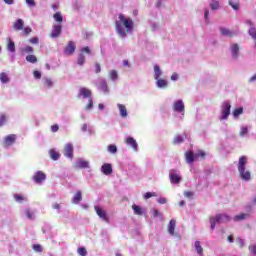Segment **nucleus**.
<instances>
[{
    "label": "nucleus",
    "mask_w": 256,
    "mask_h": 256,
    "mask_svg": "<svg viewBox=\"0 0 256 256\" xmlns=\"http://www.w3.org/2000/svg\"><path fill=\"white\" fill-rule=\"evenodd\" d=\"M118 19L115 22L116 31L120 37H127V33L133 31L135 23L131 18H127L123 14H119Z\"/></svg>",
    "instance_id": "nucleus-1"
},
{
    "label": "nucleus",
    "mask_w": 256,
    "mask_h": 256,
    "mask_svg": "<svg viewBox=\"0 0 256 256\" xmlns=\"http://www.w3.org/2000/svg\"><path fill=\"white\" fill-rule=\"evenodd\" d=\"M247 167V156H241L238 161V171L243 181H249L251 179V172L245 170Z\"/></svg>",
    "instance_id": "nucleus-2"
},
{
    "label": "nucleus",
    "mask_w": 256,
    "mask_h": 256,
    "mask_svg": "<svg viewBox=\"0 0 256 256\" xmlns=\"http://www.w3.org/2000/svg\"><path fill=\"white\" fill-rule=\"evenodd\" d=\"M231 221V217L229 215L226 214H217L215 217H210V227L211 229H215V225H217V223H227Z\"/></svg>",
    "instance_id": "nucleus-3"
},
{
    "label": "nucleus",
    "mask_w": 256,
    "mask_h": 256,
    "mask_svg": "<svg viewBox=\"0 0 256 256\" xmlns=\"http://www.w3.org/2000/svg\"><path fill=\"white\" fill-rule=\"evenodd\" d=\"M222 111V120L228 119L229 115H231V103L229 101L223 102L221 106Z\"/></svg>",
    "instance_id": "nucleus-4"
},
{
    "label": "nucleus",
    "mask_w": 256,
    "mask_h": 256,
    "mask_svg": "<svg viewBox=\"0 0 256 256\" xmlns=\"http://www.w3.org/2000/svg\"><path fill=\"white\" fill-rule=\"evenodd\" d=\"M94 209L96 211V214L102 219V221L109 223V215H107V211H105L100 206H95Z\"/></svg>",
    "instance_id": "nucleus-5"
},
{
    "label": "nucleus",
    "mask_w": 256,
    "mask_h": 256,
    "mask_svg": "<svg viewBox=\"0 0 256 256\" xmlns=\"http://www.w3.org/2000/svg\"><path fill=\"white\" fill-rule=\"evenodd\" d=\"M17 141V135L9 134L4 138L3 147H11Z\"/></svg>",
    "instance_id": "nucleus-6"
},
{
    "label": "nucleus",
    "mask_w": 256,
    "mask_h": 256,
    "mask_svg": "<svg viewBox=\"0 0 256 256\" xmlns=\"http://www.w3.org/2000/svg\"><path fill=\"white\" fill-rule=\"evenodd\" d=\"M78 97H83V99H93V92H91L89 88L82 87L80 88Z\"/></svg>",
    "instance_id": "nucleus-7"
},
{
    "label": "nucleus",
    "mask_w": 256,
    "mask_h": 256,
    "mask_svg": "<svg viewBox=\"0 0 256 256\" xmlns=\"http://www.w3.org/2000/svg\"><path fill=\"white\" fill-rule=\"evenodd\" d=\"M173 111L176 113H185V104L183 100H178L173 104Z\"/></svg>",
    "instance_id": "nucleus-8"
},
{
    "label": "nucleus",
    "mask_w": 256,
    "mask_h": 256,
    "mask_svg": "<svg viewBox=\"0 0 256 256\" xmlns=\"http://www.w3.org/2000/svg\"><path fill=\"white\" fill-rule=\"evenodd\" d=\"M61 31H63V26H61V24L54 25L50 37L52 39H57V37L61 35Z\"/></svg>",
    "instance_id": "nucleus-9"
},
{
    "label": "nucleus",
    "mask_w": 256,
    "mask_h": 256,
    "mask_svg": "<svg viewBox=\"0 0 256 256\" xmlns=\"http://www.w3.org/2000/svg\"><path fill=\"white\" fill-rule=\"evenodd\" d=\"M75 49H77V46H75V42L69 41L64 49V53L65 55H73V53H75Z\"/></svg>",
    "instance_id": "nucleus-10"
},
{
    "label": "nucleus",
    "mask_w": 256,
    "mask_h": 256,
    "mask_svg": "<svg viewBox=\"0 0 256 256\" xmlns=\"http://www.w3.org/2000/svg\"><path fill=\"white\" fill-rule=\"evenodd\" d=\"M47 179V175L43 171H38L33 176V181L36 183H43Z\"/></svg>",
    "instance_id": "nucleus-11"
},
{
    "label": "nucleus",
    "mask_w": 256,
    "mask_h": 256,
    "mask_svg": "<svg viewBox=\"0 0 256 256\" xmlns=\"http://www.w3.org/2000/svg\"><path fill=\"white\" fill-rule=\"evenodd\" d=\"M64 155L68 157V159H73V144L68 143L64 147Z\"/></svg>",
    "instance_id": "nucleus-12"
},
{
    "label": "nucleus",
    "mask_w": 256,
    "mask_h": 256,
    "mask_svg": "<svg viewBox=\"0 0 256 256\" xmlns=\"http://www.w3.org/2000/svg\"><path fill=\"white\" fill-rule=\"evenodd\" d=\"M23 27H25V21L23 19H17L12 26L14 31H23Z\"/></svg>",
    "instance_id": "nucleus-13"
},
{
    "label": "nucleus",
    "mask_w": 256,
    "mask_h": 256,
    "mask_svg": "<svg viewBox=\"0 0 256 256\" xmlns=\"http://www.w3.org/2000/svg\"><path fill=\"white\" fill-rule=\"evenodd\" d=\"M127 145H130L134 151H137L139 144H137V140L133 137H128L125 141Z\"/></svg>",
    "instance_id": "nucleus-14"
},
{
    "label": "nucleus",
    "mask_w": 256,
    "mask_h": 256,
    "mask_svg": "<svg viewBox=\"0 0 256 256\" xmlns=\"http://www.w3.org/2000/svg\"><path fill=\"white\" fill-rule=\"evenodd\" d=\"M101 171L104 175H111V173H113V166H111L109 163H106L102 165Z\"/></svg>",
    "instance_id": "nucleus-15"
},
{
    "label": "nucleus",
    "mask_w": 256,
    "mask_h": 256,
    "mask_svg": "<svg viewBox=\"0 0 256 256\" xmlns=\"http://www.w3.org/2000/svg\"><path fill=\"white\" fill-rule=\"evenodd\" d=\"M169 179H170L171 183H174V184L181 183V176H179V174H177V173L171 172L169 174Z\"/></svg>",
    "instance_id": "nucleus-16"
},
{
    "label": "nucleus",
    "mask_w": 256,
    "mask_h": 256,
    "mask_svg": "<svg viewBox=\"0 0 256 256\" xmlns=\"http://www.w3.org/2000/svg\"><path fill=\"white\" fill-rule=\"evenodd\" d=\"M177 225V221L175 219L170 220L168 225V233L170 235H175V227Z\"/></svg>",
    "instance_id": "nucleus-17"
},
{
    "label": "nucleus",
    "mask_w": 256,
    "mask_h": 256,
    "mask_svg": "<svg viewBox=\"0 0 256 256\" xmlns=\"http://www.w3.org/2000/svg\"><path fill=\"white\" fill-rule=\"evenodd\" d=\"M231 53L233 59H237V57H239V44H233L231 46Z\"/></svg>",
    "instance_id": "nucleus-18"
},
{
    "label": "nucleus",
    "mask_w": 256,
    "mask_h": 256,
    "mask_svg": "<svg viewBox=\"0 0 256 256\" xmlns=\"http://www.w3.org/2000/svg\"><path fill=\"white\" fill-rule=\"evenodd\" d=\"M82 200H83V196L81 194V191H77L76 194L74 195L73 199H72V203H74V205H77Z\"/></svg>",
    "instance_id": "nucleus-19"
},
{
    "label": "nucleus",
    "mask_w": 256,
    "mask_h": 256,
    "mask_svg": "<svg viewBox=\"0 0 256 256\" xmlns=\"http://www.w3.org/2000/svg\"><path fill=\"white\" fill-rule=\"evenodd\" d=\"M118 109L120 111V116L123 117V119H125L128 115L127 107H125V105L123 104H118Z\"/></svg>",
    "instance_id": "nucleus-20"
},
{
    "label": "nucleus",
    "mask_w": 256,
    "mask_h": 256,
    "mask_svg": "<svg viewBox=\"0 0 256 256\" xmlns=\"http://www.w3.org/2000/svg\"><path fill=\"white\" fill-rule=\"evenodd\" d=\"M220 33L224 37H235V34L233 32H231V30H229L227 28H220Z\"/></svg>",
    "instance_id": "nucleus-21"
},
{
    "label": "nucleus",
    "mask_w": 256,
    "mask_h": 256,
    "mask_svg": "<svg viewBox=\"0 0 256 256\" xmlns=\"http://www.w3.org/2000/svg\"><path fill=\"white\" fill-rule=\"evenodd\" d=\"M185 157H186V163H193V161H195V154H193V152L188 151L185 153Z\"/></svg>",
    "instance_id": "nucleus-22"
},
{
    "label": "nucleus",
    "mask_w": 256,
    "mask_h": 256,
    "mask_svg": "<svg viewBox=\"0 0 256 256\" xmlns=\"http://www.w3.org/2000/svg\"><path fill=\"white\" fill-rule=\"evenodd\" d=\"M49 155L53 161H57L59 157H61V154L57 152L55 149H51L49 151Z\"/></svg>",
    "instance_id": "nucleus-23"
},
{
    "label": "nucleus",
    "mask_w": 256,
    "mask_h": 256,
    "mask_svg": "<svg viewBox=\"0 0 256 256\" xmlns=\"http://www.w3.org/2000/svg\"><path fill=\"white\" fill-rule=\"evenodd\" d=\"M163 72H161V68L159 65H154V79H160Z\"/></svg>",
    "instance_id": "nucleus-24"
},
{
    "label": "nucleus",
    "mask_w": 256,
    "mask_h": 256,
    "mask_svg": "<svg viewBox=\"0 0 256 256\" xmlns=\"http://www.w3.org/2000/svg\"><path fill=\"white\" fill-rule=\"evenodd\" d=\"M156 85H157V87H159L160 89H163V88H165V87H167V85H168V82H167V80H165V79H160V78H158V79H156Z\"/></svg>",
    "instance_id": "nucleus-25"
},
{
    "label": "nucleus",
    "mask_w": 256,
    "mask_h": 256,
    "mask_svg": "<svg viewBox=\"0 0 256 256\" xmlns=\"http://www.w3.org/2000/svg\"><path fill=\"white\" fill-rule=\"evenodd\" d=\"M76 167L78 169H87V167H89V162L85 160H79L76 164Z\"/></svg>",
    "instance_id": "nucleus-26"
},
{
    "label": "nucleus",
    "mask_w": 256,
    "mask_h": 256,
    "mask_svg": "<svg viewBox=\"0 0 256 256\" xmlns=\"http://www.w3.org/2000/svg\"><path fill=\"white\" fill-rule=\"evenodd\" d=\"M7 49L10 53H15V42L11 38L8 39Z\"/></svg>",
    "instance_id": "nucleus-27"
},
{
    "label": "nucleus",
    "mask_w": 256,
    "mask_h": 256,
    "mask_svg": "<svg viewBox=\"0 0 256 256\" xmlns=\"http://www.w3.org/2000/svg\"><path fill=\"white\" fill-rule=\"evenodd\" d=\"M100 91H103V93H109V87L107 86V82L103 80L99 85Z\"/></svg>",
    "instance_id": "nucleus-28"
},
{
    "label": "nucleus",
    "mask_w": 256,
    "mask_h": 256,
    "mask_svg": "<svg viewBox=\"0 0 256 256\" xmlns=\"http://www.w3.org/2000/svg\"><path fill=\"white\" fill-rule=\"evenodd\" d=\"M247 218H249V213H242V214L236 215L234 217V221H243Z\"/></svg>",
    "instance_id": "nucleus-29"
},
{
    "label": "nucleus",
    "mask_w": 256,
    "mask_h": 256,
    "mask_svg": "<svg viewBox=\"0 0 256 256\" xmlns=\"http://www.w3.org/2000/svg\"><path fill=\"white\" fill-rule=\"evenodd\" d=\"M132 209L134 211V215H143V208L137 205H132Z\"/></svg>",
    "instance_id": "nucleus-30"
},
{
    "label": "nucleus",
    "mask_w": 256,
    "mask_h": 256,
    "mask_svg": "<svg viewBox=\"0 0 256 256\" xmlns=\"http://www.w3.org/2000/svg\"><path fill=\"white\" fill-rule=\"evenodd\" d=\"M195 249H196L198 255L203 256V247L201 246V242H199V241L195 242Z\"/></svg>",
    "instance_id": "nucleus-31"
},
{
    "label": "nucleus",
    "mask_w": 256,
    "mask_h": 256,
    "mask_svg": "<svg viewBox=\"0 0 256 256\" xmlns=\"http://www.w3.org/2000/svg\"><path fill=\"white\" fill-rule=\"evenodd\" d=\"M0 81L1 83H9V75H7L5 72L0 73Z\"/></svg>",
    "instance_id": "nucleus-32"
},
{
    "label": "nucleus",
    "mask_w": 256,
    "mask_h": 256,
    "mask_svg": "<svg viewBox=\"0 0 256 256\" xmlns=\"http://www.w3.org/2000/svg\"><path fill=\"white\" fill-rule=\"evenodd\" d=\"M26 61L28 63H37V56L31 54L26 56Z\"/></svg>",
    "instance_id": "nucleus-33"
},
{
    "label": "nucleus",
    "mask_w": 256,
    "mask_h": 256,
    "mask_svg": "<svg viewBox=\"0 0 256 256\" xmlns=\"http://www.w3.org/2000/svg\"><path fill=\"white\" fill-rule=\"evenodd\" d=\"M118 77H119V74L116 72V70L110 71V73H109V78H110L112 81H117Z\"/></svg>",
    "instance_id": "nucleus-34"
},
{
    "label": "nucleus",
    "mask_w": 256,
    "mask_h": 256,
    "mask_svg": "<svg viewBox=\"0 0 256 256\" xmlns=\"http://www.w3.org/2000/svg\"><path fill=\"white\" fill-rule=\"evenodd\" d=\"M53 17L57 23H63V15H61V12H56Z\"/></svg>",
    "instance_id": "nucleus-35"
},
{
    "label": "nucleus",
    "mask_w": 256,
    "mask_h": 256,
    "mask_svg": "<svg viewBox=\"0 0 256 256\" xmlns=\"http://www.w3.org/2000/svg\"><path fill=\"white\" fill-rule=\"evenodd\" d=\"M183 138L181 135H177L174 139H173V145H179L180 143H183Z\"/></svg>",
    "instance_id": "nucleus-36"
},
{
    "label": "nucleus",
    "mask_w": 256,
    "mask_h": 256,
    "mask_svg": "<svg viewBox=\"0 0 256 256\" xmlns=\"http://www.w3.org/2000/svg\"><path fill=\"white\" fill-rule=\"evenodd\" d=\"M210 7H211L212 11H217V9H219V1L213 0L210 3Z\"/></svg>",
    "instance_id": "nucleus-37"
},
{
    "label": "nucleus",
    "mask_w": 256,
    "mask_h": 256,
    "mask_svg": "<svg viewBox=\"0 0 256 256\" xmlns=\"http://www.w3.org/2000/svg\"><path fill=\"white\" fill-rule=\"evenodd\" d=\"M77 63L78 65H85V55L83 53L79 54Z\"/></svg>",
    "instance_id": "nucleus-38"
},
{
    "label": "nucleus",
    "mask_w": 256,
    "mask_h": 256,
    "mask_svg": "<svg viewBox=\"0 0 256 256\" xmlns=\"http://www.w3.org/2000/svg\"><path fill=\"white\" fill-rule=\"evenodd\" d=\"M109 153L115 154L117 153V146L115 144H110L107 147Z\"/></svg>",
    "instance_id": "nucleus-39"
},
{
    "label": "nucleus",
    "mask_w": 256,
    "mask_h": 256,
    "mask_svg": "<svg viewBox=\"0 0 256 256\" xmlns=\"http://www.w3.org/2000/svg\"><path fill=\"white\" fill-rule=\"evenodd\" d=\"M229 5L234 9V11H238L239 9V2H233V0H229Z\"/></svg>",
    "instance_id": "nucleus-40"
},
{
    "label": "nucleus",
    "mask_w": 256,
    "mask_h": 256,
    "mask_svg": "<svg viewBox=\"0 0 256 256\" xmlns=\"http://www.w3.org/2000/svg\"><path fill=\"white\" fill-rule=\"evenodd\" d=\"M250 37H252V39H254V41H256V28L255 27H251L248 31Z\"/></svg>",
    "instance_id": "nucleus-41"
},
{
    "label": "nucleus",
    "mask_w": 256,
    "mask_h": 256,
    "mask_svg": "<svg viewBox=\"0 0 256 256\" xmlns=\"http://www.w3.org/2000/svg\"><path fill=\"white\" fill-rule=\"evenodd\" d=\"M242 113H243V107H239V108H236L233 111V116L234 117H239V115H242Z\"/></svg>",
    "instance_id": "nucleus-42"
},
{
    "label": "nucleus",
    "mask_w": 256,
    "mask_h": 256,
    "mask_svg": "<svg viewBox=\"0 0 256 256\" xmlns=\"http://www.w3.org/2000/svg\"><path fill=\"white\" fill-rule=\"evenodd\" d=\"M77 253L81 256H87V249H85V247H79Z\"/></svg>",
    "instance_id": "nucleus-43"
},
{
    "label": "nucleus",
    "mask_w": 256,
    "mask_h": 256,
    "mask_svg": "<svg viewBox=\"0 0 256 256\" xmlns=\"http://www.w3.org/2000/svg\"><path fill=\"white\" fill-rule=\"evenodd\" d=\"M151 197H157V192H146L144 194V199H151Z\"/></svg>",
    "instance_id": "nucleus-44"
},
{
    "label": "nucleus",
    "mask_w": 256,
    "mask_h": 256,
    "mask_svg": "<svg viewBox=\"0 0 256 256\" xmlns=\"http://www.w3.org/2000/svg\"><path fill=\"white\" fill-rule=\"evenodd\" d=\"M33 249L36 251V253H43V247L41 244H34Z\"/></svg>",
    "instance_id": "nucleus-45"
},
{
    "label": "nucleus",
    "mask_w": 256,
    "mask_h": 256,
    "mask_svg": "<svg viewBox=\"0 0 256 256\" xmlns=\"http://www.w3.org/2000/svg\"><path fill=\"white\" fill-rule=\"evenodd\" d=\"M93 109V98L88 99V104L85 106V110L89 111Z\"/></svg>",
    "instance_id": "nucleus-46"
},
{
    "label": "nucleus",
    "mask_w": 256,
    "mask_h": 256,
    "mask_svg": "<svg viewBox=\"0 0 256 256\" xmlns=\"http://www.w3.org/2000/svg\"><path fill=\"white\" fill-rule=\"evenodd\" d=\"M7 123V116L5 114L0 115V127H3Z\"/></svg>",
    "instance_id": "nucleus-47"
},
{
    "label": "nucleus",
    "mask_w": 256,
    "mask_h": 256,
    "mask_svg": "<svg viewBox=\"0 0 256 256\" xmlns=\"http://www.w3.org/2000/svg\"><path fill=\"white\" fill-rule=\"evenodd\" d=\"M33 30L31 29V27L27 26L25 28H23V32L22 35H24L25 37H27V35H29Z\"/></svg>",
    "instance_id": "nucleus-48"
},
{
    "label": "nucleus",
    "mask_w": 256,
    "mask_h": 256,
    "mask_svg": "<svg viewBox=\"0 0 256 256\" xmlns=\"http://www.w3.org/2000/svg\"><path fill=\"white\" fill-rule=\"evenodd\" d=\"M22 53H33V47L31 46H26L21 49Z\"/></svg>",
    "instance_id": "nucleus-49"
},
{
    "label": "nucleus",
    "mask_w": 256,
    "mask_h": 256,
    "mask_svg": "<svg viewBox=\"0 0 256 256\" xmlns=\"http://www.w3.org/2000/svg\"><path fill=\"white\" fill-rule=\"evenodd\" d=\"M249 133V129L247 127H242L240 130V136L245 137Z\"/></svg>",
    "instance_id": "nucleus-50"
},
{
    "label": "nucleus",
    "mask_w": 256,
    "mask_h": 256,
    "mask_svg": "<svg viewBox=\"0 0 256 256\" xmlns=\"http://www.w3.org/2000/svg\"><path fill=\"white\" fill-rule=\"evenodd\" d=\"M44 85H45V87L51 88V87H53V81H51V79H49V78H46L44 81Z\"/></svg>",
    "instance_id": "nucleus-51"
},
{
    "label": "nucleus",
    "mask_w": 256,
    "mask_h": 256,
    "mask_svg": "<svg viewBox=\"0 0 256 256\" xmlns=\"http://www.w3.org/2000/svg\"><path fill=\"white\" fill-rule=\"evenodd\" d=\"M236 243L239 245V247H245V241L241 238H236Z\"/></svg>",
    "instance_id": "nucleus-52"
},
{
    "label": "nucleus",
    "mask_w": 256,
    "mask_h": 256,
    "mask_svg": "<svg viewBox=\"0 0 256 256\" xmlns=\"http://www.w3.org/2000/svg\"><path fill=\"white\" fill-rule=\"evenodd\" d=\"M14 199H15V201H17L18 203H21V201H23V199H25V198L23 197V195L17 194V195L14 196Z\"/></svg>",
    "instance_id": "nucleus-53"
},
{
    "label": "nucleus",
    "mask_w": 256,
    "mask_h": 256,
    "mask_svg": "<svg viewBox=\"0 0 256 256\" xmlns=\"http://www.w3.org/2000/svg\"><path fill=\"white\" fill-rule=\"evenodd\" d=\"M29 43H32V45H37V43H39V38L37 37L30 38Z\"/></svg>",
    "instance_id": "nucleus-54"
},
{
    "label": "nucleus",
    "mask_w": 256,
    "mask_h": 256,
    "mask_svg": "<svg viewBox=\"0 0 256 256\" xmlns=\"http://www.w3.org/2000/svg\"><path fill=\"white\" fill-rule=\"evenodd\" d=\"M51 131H52V133H57V131H59V125H57V124L52 125Z\"/></svg>",
    "instance_id": "nucleus-55"
},
{
    "label": "nucleus",
    "mask_w": 256,
    "mask_h": 256,
    "mask_svg": "<svg viewBox=\"0 0 256 256\" xmlns=\"http://www.w3.org/2000/svg\"><path fill=\"white\" fill-rule=\"evenodd\" d=\"M33 75H34L35 79H41V72L35 70V71L33 72Z\"/></svg>",
    "instance_id": "nucleus-56"
},
{
    "label": "nucleus",
    "mask_w": 256,
    "mask_h": 256,
    "mask_svg": "<svg viewBox=\"0 0 256 256\" xmlns=\"http://www.w3.org/2000/svg\"><path fill=\"white\" fill-rule=\"evenodd\" d=\"M26 3L29 7H35L36 5L35 0H26Z\"/></svg>",
    "instance_id": "nucleus-57"
},
{
    "label": "nucleus",
    "mask_w": 256,
    "mask_h": 256,
    "mask_svg": "<svg viewBox=\"0 0 256 256\" xmlns=\"http://www.w3.org/2000/svg\"><path fill=\"white\" fill-rule=\"evenodd\" d=\"M158 203L160 205H165V203H167V198H163V197L159 198L158 199Z\"/></svg>",
    "instance_id": "nucleus-58"
},
{
    "label": "nucleus",
    "mask_w": 256,
    "mask_h": 256,
    "mask_svg": "<svg viewBox=\"0 0 256 256\" xmlns=\"http://www.w3.org/2000/svg\"><path fill=\"white\" fill-rule=\"evenodd\" d=\"M25 213L28 219H33V212H31V210H26Z\"/></svg>",
    "instance_id": "nucleus-59"
},
{
    "label": "nucleus",
    "mask_w": 256,
    "mask_h": 256,
    "mask_svg": "<svg viewBox=\"0 0 256 256\" xmlns=\"http://www.w3.org/2000/svg\"><path fill=\"white\" fill-rule=\"evenodd\" d=\"M95 67H96V73H101V64L96 62Z\"/></svg>",
    "instance_id": "nucleus-60"
},
{
    "label": "nucleus",
    "mask_w": 256,
    "mask_h": 256,
    "mask_svg": "<svg viewBox=\"0 0 256 256\" xmlns=\"http://www.w3.org/2000/svg\"><path fill=\"white\" fill-rule=\"evenodd\" d=\"M177 79H179V75H178L177 73H173V74L171 75V80H172V81H177Z\"/></svg>",
    "instance_id": "nucleus-61"
},
{
    "label": "nucleus",
    "mask_w": 256,
    "mask_h": 256,
    "mask_svg": "<svg viewBox=\"0 0 256 256\" xmlns=\"http://www.w3.org/2000/svg\"><path fill=\"white\" fill-rule=\"evenodd\" d=\"M197 156L205 159V153L203 152V150H199Z\"/></svg>",
    "instance_id": "nucleus-62"
},
{
    "label": "nucleus",
    "mask_w": 256,
    "mask_h": 256,
    "mask_svg": "<svg viewBox=\"0 0 256 256\" xmlns=\"http://www.w3.org/2000/svg\"><path fill=\"white\" fill-rule=\"evenodd\" d=\"M184 195H185V197L191 198V197H193V192H191V191H186V192L184 193Z\"/></svg>",
    "instance_id": "nucleus-63"
},
{
    "label": "nucleus",
    "mask_w": 256,
    "mask_h": 256,
    "mask_svg": "<svg viewBox=\"0 0 256 256\" xmlns=\"http://www.w3.org/2000/svg\"><path fill=\"white\" fill-rule=\"evenodd\" d=\"M82 52L83 53H91V49H89V46H86V47H84L83 49H82Z\"/></svg>",
    "instance_id": "nucleus-64"
}]
</instances>
